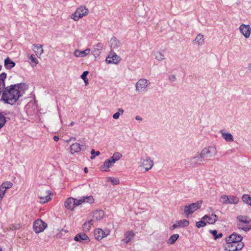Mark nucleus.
I'll use <instances>...</instances> for the list:
<instances>
[{
  "mask_svg": "<svg viewBox=\"0 0 251 251\" xmlns=\"http://www.w3.org/2000/svg\"><path fill=\"white\" fill-rule=\"evenodd\" d=\"M25 86L24 83H19L5 88L2 93L1 100L6 103L11 105L15 104L22 95V89Z\"/></svg>",
  "mask_w": 251,
  "mask_h": 251,
  "instance_id": "nucleus-1",
  "label": "nucleus"
},
{
  "mask_svg": "<svg viewBox=\"0 0 251 251\" xmlns=\"http://www.w3.org/2000/svg\"><path fill=\"white\" fill-rule=\"evenodd\" d=\"M236 220L237 226L240 230L248 232L251 229V219L248 216L239 215Z\"/></svg>",
  "mask_w": 251,
  "mask_h": 251,
  "instance_id": "nucleus-2",
  "label": "nucleus"
},
{
  "mask_svg": "<svg viewBox=\"0 0 251 251\" xmlns=\"http://www.w3.org/2000/svg\"><path fill=\"white\" fill-rule=\"evenodd\" d=\"M122 157V154L119 152H115L109 159H106L101 166V170L104 171H109V168L113 166L116 161L119 160Z\"/></svg>",
  "mask_w": 251,
  "mask_h": 251,
  "instance_id": "nucleus-3",
  "label": "nucleus"
},
{
  "mask_svg": "<svg viewBox=\"0 0 251 251\" xmlns=\"http://www.w3.org/2000/svg\"><path fill=\"white\" fill-rule=\"evenodd\" d=\"M89 10L86 6L81 5L78 7L71 18L75 21H77L88 14Z\"/></svg>",
  "mask_w": 251,
  "mask_h": 251,
  "instance_id": "nucleus-4",
  "label": "nucleus"
},
{
  "mask_svg": "<svg viewBox=\"0 0 251 251\" xmlns=\"http://www.w3.org/2000/svg\"><path fill=\"white\" fill-rule=\"evenodd\" d=\"M202 204L201 201H198L196 202L186 205L184 207V212L188 217L191 215L195 211L201 208Z\"/></svg>",
  "mask_w": 251,
  "mask_h": 251,
  "instance_id": "nucleus-5",
  "label": "nucleus"
},
{
  "mask_svg": "<svg viewBox=\"0 0 251 251\" xmlns=\"http://www.w3.org/2000/svg\"><path fill=\"white\" fill-rule=\"evenodd\" d=\"M203 158L213 157L217 154V149L214 146H209L203 148L201 152Z\"/></svg>",
  "mask_w": 251,
  "mask_h": 251,
  "instance_id": "nucleus-6",
  "label": "nucleus"
},
{
  "mask_svg": "<svg viewBox=\"0 0 251 251\" xmlns=\"http://www.w3.org/2000/svg\"><path fill=\"white\" fill-rule=\"evenodd\" d=\"M140 167L145 169V171L150 170L153 166V161L149 156L140 158L138 163Z\"/></svg>",
  "mask_w": 251,
  "mask_h": 251,
  "instance_id": "nucleus-7",
  "label": "nucleus"
},
{
  "mask_svg": "<svg viewBox=\"0 0 251 251\" xmlns=\"http://www.w3.org/2000/svg\"><path fill=\"white\" fill-rule=\"evenodd\" d=\"M150 84L149 80L145 78L140 79L135 84V90L138 92H146Z\"/></svg>",
  "mask_w": 251,
  "mask_h": 251,
  "instance_id": "nucleus-8",
  "label": "nucleus"
},
{
  "mask_svg": "<svg viewBox=\"0 0 251 251\" xmlns=\"http://www.w3.org/2000/svg\"><path fill=\"white\" fill-rule=\"evenodd\" d=\"M243 243H237L236 242H226L224 248L228 251H236L241 250L244 247Z\"/></svg>",
  "mask_w": 251,
  "mask_h": 251,
  "instance_id": "nucleus-9",
  "label": "nucleus"
},
{
  "mask_svg": "<svg viewBox=\"0 0 251 251\" xmlns=\"http://www.w3.org/2000/svg\"><path fill=\"white\" fill-rule=\"evenodd\" d=\"M48 225L41 219L35 220L33 223V228L36 233L44 231L47 227Z\"/></svg>",
  "mask_w": 251,
  "mask_h": 251,
  "instance_id": "nucleus-10",
  "label": "nucleus"
},
{
  "mask_svg": "<svg viewBox=\"0 0 251 251\" xmlns=\"http://www.w3.org/2000/svg\"><path fill=\"white\" fill-rule=\"evenodd\" d=\"M110 231L108 229L104 230L100 228L96 229L94 231V236L97 240L100 241L110 234Z\"/></svg>",
  "mask_w": 251,
  "mask_h": 251,
  "instance_id": "nucleus-11",
  "label": "nucleus"
},
{
  "mask_svg": "<svg viewBox=\"0 0 251 251\" xmlns=\"http://www.w3.org/2000/svg\"><path fill=\"white\" fill-rule=\"evenodd\" d=\"M94 201V200L92 196H83L78 199H74V203L75 206H78L84 202L92 203Z\"/></svg>",
  "mask_w": 251,
  "mask_h": 251,
  "instance_id": "nucleus-12",
  "label": "nucleus"
},
{
  "mask_svg": "<svg viewBox=\"0 0 251 251\" xmlns=\"http://www.w3.org/2000/svg\"><path fill=\"white\" fill-rule=\"evenodd\" d=\"M239 29L246 38H248L251 33V27L249 25L242 24L240 25Z\"/></svg>",
  "mask_w": 251,
  "mask_h": 251,
  "instance_id": "nucleus-13",
  "label": "nucleus"
},
{
  "mask_svg": "<svg viewBox=\"0 0 251 251\" xmlns=\"http://www.w3.org/2000/svg\"><path fill=\"white\" fill-rule=\"evenodd\" d=\"M106 62L109 64H117L120 61V58L114 52H110L106 59Z\"/></svg>",
  "mask_w": 251,
  "mask_h": 251,
  "instance_id": "nucleus-14",
  "label": "nucleus"
},
{
  "mask_svg": "<svg viewBox=\"0 0 251 251\" xmlns=\"http://www.w3.org/2000/svg\"><path fill=\"white\" fill-rule=\"evenodd\" d=\"M51 193L50 191H45V192H41L39 198L40 199V202L41 203H45L50 200V195Z\"/></svg>",
  "mask_w": 251,
  "mask_h": 251,
  "instance_id": "nucleus-15",
  "label": "nucleus"
},
{
  "mask_svg": "<svg viewBox=\"0 0 251 251\" xmlns=\"http://www.w3.org/2000/svg\"><path fill=\"white\" fill-rule=\"evenodd\" d=\"M103 44L102 43H98L93 46L92 53L95 57L100 56L103 49Z\"/></svg>",
  "mask_w": 251,
  "mask_h": 251,
  "instance_id": "nucleus-16",
  "label": "nucleus"
},
{
  "mask_svg": "<svg viewBox=\"0 0 251 251\" xmlns=\"http://www.w3.org/2000/svg\"><path fill=\"white\" fill-rule=\"evenodd\" d=\"M74 240L78 242H83L88 243L90 241L89 237L84 233L81 232L76 234Z\"/></svg>",
  "mask_w": 251,
  "mask_h": 251,
  "instance_id": "nucleus-17",
  "label": "nucleus"
},
{
  "mask_svg": "<svg viewBox=\"0 0 251 251\" xmlns=\"http://www.w3.org/2000/svg\"><path fill=\"white\" fill-rule=\"evenodd\" d=\"M242 239L243 237L241 235L234 233L226 238V242H236L237 243H243L242 242Z\"/></svg>",
  "mask_w": 251,
  "mask_h": 251,
  "instance_id": "nucleus-18",
  "label": "nucleus"
},
{
  "mask_svg": "<svg viewBox=\"0 0 251 251\" xmlns=\"http://www.w3.org/2000/svg\"><path fill=\"white\" fill-rule=\"evenodd\" d=\"M202 219L205 220L207 224H213L217 221L218 216L215 214L205 215L202 217Z\"/></svg>",
  "mask_w": 251,
  "mask_h": 251,
  "instance_id": "nucleus-19",
  "label": "nucleus"
},
{
  "mask_svg": "<svg viewBox=\"0 0 251 251\" xmlns=\"http://www.w3.org/2000/svg\"><path fill=\"white\" fill-rule=\"evenodd\" d=\"M203 158L201 156V154H199L197 156L191 157L189 160L191 164L193 166L196 165H200L203 160Z\"/></svg>",
  "mask_w": 251,
  "mask_h": 251,
  "instance_id": "nucleus-20",
  "label": "nucleus"
},
{
  "mask_svg": "<svg viewBox=\"0 0 251 251\" xmlns=\"http://www.w3.org/2000/svg\"><path fill=\"white\" fill-rule=\"evenodd\" d=\"M135 234L133 231H128L125 233V238L122 239V241L125 243H127L131 241L133 238Z\"/></svg>",
  "mask_w": 251,
  "mask_h": 251,
  "instance_id": "nucleus-21",
  "label": "nucleus"
},
{
  "mask_svg": "<svg viewBox=\"0 0 251 251\" xmlns=\"http://www.w3.org/2000/svg\"><path fill=\"white\" fill-rule=\"evenodd\" d=\"M90 52V49L89 48H87L84 50H76L74 52V55L76 57H85L88 54H89Z\"/></svg>",
  "mask_w": 251,
  "mask_h": 251,
  "instance_id": "nucleus-22",
  "label": "nucleus"
},
{
  "mask_svg": "<svg viewBox=\"0 0 251 251\" xmlns=\"http://www.w3.org/2000/svg\"><path fill=\"white\" fill-rule=\"evenodd\" d=\"M16 65L15 63L9 57H7L4 61V66L7 70H10Z\"/></svg>",
  "mask_w": 251,
  "mask_h": 251,
  "instance_id": "nucleus-23",
  "label": "nucleus"
},
{
  "mask_svg": "<svg viewBox=\"0 0 251 251\" xmlns=\"http://www.w3.org/2000/svg\"><path fill=\"white\" fill-rule=\"evenodd\" d=\"M220 133L221 134L222 137L226 141V142H233V137L231 134L226 132L223 130H221L220 131Z\"/></svg>",
  "mask_w": 251,
  "mask_h": 251,
  "instance_id": "nucleus-24",
  "label": "nucleus"
},
{
  "mask_svg": "<svg viewBox=\"0 0 251 251\" xmlns=\"http://www.w3.org/2000/svg\"><path fill=\"white\" fill-rule=\"evenodd\" d=\"M109 44L111 48L114 49L118 48L122 45L121 42L115 37L112 38L110 39Z\"/></svg>",
  "mask_w": 251,
  "mask_h": 251,
  "instance_id": "nucleus-25",
  "label": "nucleus"
},
{
  "mask_svg": "<svg viewBox=\"0 0 251 251\" xmlns=\"http://www.w3.org/2000/svg\"><path fill=\"white\" fill-rule=\"evenodd\" d=\"M33 50L35 52L36 55L38 56H40L41 54L43 53L44 50L43 49V46L42 45H33Z\"/></svg>",
  "mask_w": 251,
  "mask_h": 251,
  "instance_id": "nucleus-26",
  "label": "nucleus"
},
{
  "mask_svg": "<svg viewBox=\"0 0 251 251\" xmlns=\"http://www.w3.org/2000/svg\"><path fill=\"white\" fill-rule=\"evenodd\" d=\"M71 154L78 152L81 150V146L77 143L73 144L70 148Z\"/></svg>",
  "mask_w": 251,
  "mask_h": 251,
  "instance_id": "nucleus-27",
  "label": "nucleus"
},
{
  "mask_svg": "<svg viewBox=\"0 0 251 251\" xmlns=\"http://www.w3.org/2000/svg\"><path fill=\"white\" fill-rule=\"evenodd\" d=\"M104 213L102 210H97L93 212V217L96 220L99 221L104 217Z\"/></svg>",
  "mask_w": 251,
  "mask_h": 251,
  "instance_id": "nucleus-28",
  "label": "nucleus"
},
{
  "mask_svg": "<svg viewBox=\"0 0 251 251\" xmlns=\"http://www.w3.org/2000/svg\"><path fill=\"white\" fill-rule=\"evenodd\" d=\"M75 205L74 199L69 198L65 202V206L66 208L70 210H73Z\"/></svg>",
  "mask_w": 251,
  "mask_h": 251,
  "instance_id": "nucleus-29",
  "label": "nucleus"
},
{
  "mask_svg": "<svg viewBox=\"0 0 251 251\" xmlns=\"http://www.w3.org/2000/svg\"><path fill=\"white\" fill-rule=\"evenodd\" d=\"M13 186V183L11 181L3 182L0 186V189L5 192H6L7 189Z\"/></svg>",
  "mask_w": 251,
  "mask_h": 251,
  "instance_id": "nucleus-30",
  "label": "nucleus"
},
{
  "mask_svg": "<svg viewBox=\"0 0 251 251\" xmlns=\"http://www.w3.org/2000/svg\"><path fill=\"white\" fill-rule=\"evenodd\" d=\"M195 43L199 46L203 45L204 43L203 35L201 34H199L195 39Z\"/></svg>",
  "mask_w": 251,
  "mask_h": 251,
  "instance_id": "nucleus-31",
  "label": "nucleus"
},
{
  "mask_svg": "<svg viewBox=\"0 0 251 251\" xmlns=\"http://www.w3.org/2000/svg\"><path fill=\"white\" fill-rule=\"evenodd\" d=\"M176 222L178 228L186 227L189 225V222L186 219L176 221Z\"/></svg>",
  "mask_w": 251,
  "mask_h": 251,
  "instance_id": "nucleus-32",
  "label": "nucleus"
},
{
  "mask_svg": "<svg viewBox=\"0 0 251 251\" xmlns=\"http://www.w3.org/2000/svg\"><path fill=\"white\" fill-rule=\"evenodd\" d=\"M94 220H90L84 223L83 225V229L85 231H89L94 224Z\"/></svg>",
  "mask_w": 251,
  "mask_h": 251,
  "instance_id": "nucleus-33",
  "label": "nucleus"
},
{
  "mask_svg": "<svg viewBox=\"0 0 251 251\" xmlns=\"http://www.w3.org/2000/svg\"><path fill=\"white\" fill-rule=\"evenodd\" d=\"M229 204H237L239 202V198L235 196H229Z\"/></svg>",
  "mask_w": 251,
  "mask_h": 251,
  "instance_id": "nucleus-34",
  "label": "nucleus"
},
{
  "mask_svg": "<svg viewBox=\"0 0 251 251\" xmlns=\"http://www.w3.org/2000/svg\"><path fill=\"white\" fill-rule=\"evenodd\" d=\"M242 200L245 203L251 206V197L248 194H244L242 197Z\"/></svg>",
  "mask_w": 251,
  "mask_h": 251,
  "instance_id": "nucleus-35",
  "label": "nucleus"
},
{
  "mask_svg": "<svg viewBox=\"0 0 251 251\" xmlns=\"http://www.w3.org/2000/svg\"><path fill=\"white\" fill-rule=\"evenodd\" d=\"M179 237L178 234H173L168 239V243L170 244H174Z\"/></svg>",
  "mask_w": 251,
  "mask_h": 251,
  "instance_id": "nucleus-36",
  "label": "nucleus"
},
{
  "mask_svg": "<svg viewBox=\"0 0 251 251\" xmlns=\"http://www.w3.org/2000/svg\"><path fill=\"white\" fill-rule=\"evenodd\" d=\"M229 196L226 195H222L220 197V201L223 204H229Z\"/></svg>",
  "mask_w": 251,
  "mask_h": 251,
  "instance_id": "nucleus-37",
  "label": "nucleus"
},
{
  "mask_svg": "<svg viewBox=\"0 0 251 251\" xmlns=\"http://www.w3.org/2000/svg\"><path fill=\"white\" fill-rule=\"evenodd\" d=\"M29 59L30 60V64L32 67L36 66L38 63V61L34 54H31L30 56Z\"/></svg>",
  "mask_w": 251,
  "mask_h": 251,
  "instance_id": "nucleus-38",
  "label": "nucleus"
},
{
  "mask_svg": "<svg viewBox=\"0 0 251 251\" xmlns=\"http://www.w3.org/2000/svg\"><path fill=\"white\" fill-rule=\"evenodd\" d=\"M124 110L122 108H119L118 109V112L113 115V118L114 119H118L120 115H123Z\"/></svg>",
  "mask_w": 251,
  "mask_h": 251,
  "instance_id": "nucleus-39",
  "label": "nucleus"
},
{
  "mask_svg": "<svg viewBox=\"0 0 251 251\" xmlns=\"http://www.w3.org/2000/svg\"><path fill=\"white\" fill-rule=\"evenodd\" d=\"M210 232L214 236L215 239H219L223 236V233H219L218 234L217 230H210Z\"/></svg>",
  "mask_w": 251,
  "mask_h": 251,
  "instance_id": "nucleus-40",
  "label": "nucleus"
},
{
  "mask_svg": "<svg viewBox=\"0 0 251 251\" xmlns=\"http://www.w3.org/2000/svg\"><path fill=\"white\" fill-rule=\"evenodd\" d=\"M206 225V222L205 220L201 219L200 221L197 222L196 224V226L198 228H201L204 227Z\"/></svg>",
  "mask_w": 251,
  "mask_h": 251,
  "instance_id": "nucleus-41",
  "label": "nucleus"
},
{
  "mask_svg": "<svg viewBox=\"0 0 251 251\" xmlns=\"http://www.w3.org/2000/svg\"><path fill=\"white\" fill-rule=\"evenodd\" d=\"M155 59L158 61H162L164 59V55L160 52H157L155 54Z\"/></svg>",
  "mask_w": 251,
  "mask_h": 251,
  "instance_id": "nucleus-42",
  "label": "nucleus"
},
{
  "mask_svg": "<svg viewBox=\"0 0 251 251\" xmlns=\"http://www.w3.org/2000/svg\"><path fill=\"white\" fill-rule=\"evenodd\" d=\"M107 181V182L110 181L112 183L115 185H118L120 183V180L117 178L108 177Z\"/></svg>",
  "mask_w": 251,
  "mask_h": 251,
  "instance_id": "nucleus-43",
  "label": "nucleus"
},
{
  "mask_svg": "<svg viewBox=\"0 0 251 251\" xmlns=\"http://www.w3.org/2000/svg\"><path fill=\"white\" fill-rule=\"evenodd\" d=\"M6 122L4 116L0 113V129L5 125Z\"/></svg>",
  "mask_w": 251,
  "mask_h": 251,
  "instance_id": "nucleus-44",
  "label": "nucleus"
},
{
  "mask_svg": "<svg viewBox=\"0 0 251 251\" xmlns=\"http://www.w3.org/2000/svg\"><path fill=\"white\" fill-rule=\"evenodd\" d=\"M20 228V225L18 224H13L10 225L9 229L12 230H18Z\"/></svg>",
  "mask_w": 251,
  "mask_h": 251,
  "instance_id": "nucleus-45",
  "label": "nucleus"
},
{
  "mask_svg": "<svg viewBox=\"0 0 251 251\" xmlns=\"http://www.w3.org/2000/svg\"><path fill=\"white\" fill-rule=\"evenodd\" d=\"M91 153L92 155L91 156V159H94L96 156H98L100 154V152L99 151H95V150L93 149L91 151Z\"/></svg>",
  "mask_w": 251,
  "mask_h": 251,
  "instance_id": "nucleus-46",
  "label": "nucleus"
},
{
  "mask_svg": "<svg viewBox=\"0 0 251 251\" xmlns=\"http://www.w3.org/2000/svg\"><path fill=\"white\" fill-rule=\"evenodd\" d=\"M168 79L170 82H175L176 78L175 75H171L169 76Z\"/></svg>",
  "mask_w": 251,
  "mask_h": 251,
  "instance_id": "nucleus-47",
  "label": "nucleus"
},
{
  "mask_svg": "<svg viewBox=\"0 0 251 251\" xmlns=\"http://www.w3.org/2000/svg\"><path fill=\"white\" fill-rule=\"evenodd\" d=\"M89 74L88 71H84L83 74L81 75V78L84 80L87 79V75Z\"/></svg>",
  "mask_w": 251,
  "mask_h": 251,
  "instance_id": "nucleus-48",
  "label": "nucleus"
},
{
  "mask_svg": "<svg viewBox=\"0 0 251 251\" xmlns=\"http://www.w3.org/2000/svg\"><path fill=\"white\" fill-rule=\"evenodd\" d=\"M6 77V74L5 73H2L0 74V80L3 81L4 82V80Z\"/></svg>",
  "mask_w": 251,
  "mask_h": 251,
  "instance_id": "nucleus-49",
  "label": "nucleus"
},
{
  "mask_svg": "<svg viewBox=\"0 0 251 251\" xmlns=\"http://www.w3.org/2000/svg\"><path fill=\"white\" fill-rule=\"evenodd\" d=\"M6 192L0 189V200H2Z\"/></svg>",
  "mask_w": 251,
  "mask_h": 251,
  "instance_id": "nucleus-50",
  "label": "nucleus"
},
{
  "mask_svg": "<svg viewBox=\"0 0 251 251\" xmlns=\"http://www.w3.org/2000/svg\"><path fill=\"white\" fill-rule=\"evenodd\" d=\"M176 228H178V226H177V225L176 224V222L175 224H174L171 227H170V229L171 230H174Z\"/></svg>",
  "mask_w": 251,
  "mask_h": 251,
  "instance_id": "nucleus-51",
  "label": "nucleus"
},
{
  "mask_svg": "<svg viewBox=\"0 0 251 251\" xmlns=\"http://www.w3.org/2000/svg\"><path fill=\"white\" fill-rule=\"evenodd\" d=\"M4 87H5V85H0V96L1 95L2 92L3 91Z\"/></svg>",
  "mask_w": 251,
  "mask_h": 251,
  "instance_id": "nucleus-52",
  "label": "nucleus"
},
{
  "mask_svg": "<svg viewBox=\"0 0 251 251\" xmlns=\"http://www.w3.org/2000/svg\"><path fill=\"white\" fill-rule=\"evenodd\" d=\"M135 118L136 120L140 121H141L143 120L142 118L139 116H136Z\"/></svg>",
  "mask_w": 251,
  "mask_h": 251,
  "instance_id": "nucleus-53",
  "label": "nucleus"
},
{
  "mask_svg": "<svg viewBox=\"0 0 251 251\" xmlns=\"http://www.w3.org/2000/svg\"><path fill=\"white\" fill-rule=\"evenodd\" d=\"M59 139V138L58 136H54L53 137V140L56 141V142H57Z\"/></svg>",
  "mask_w": 251,
  "mask_h": 251,
  "instance_id": "nucleus-54",
  "label": "nucleus"
},
{
  "mask_svg": "<svg viewBox=\"0 0 251 251\" xmlns=\"http://www.w3.org/2000/svg\"><path fill=\"white\" fill-rule=\"evenodd\" d=\"M76 140V138L74 137H72L71 138H70L67 141V142H70L71 141H72V140Z\"/></svg>",
  "mask_w": 251,
  "mask_h": 251,
  "instance_id": "nucleus-55",
  "label": "nucleus"
},
{
  "mask_svg": "<svg viewBox=\"0 0 251 251\" xmlns=\"http://www.w3.org/2000/svg\"><path fill=\"white\" fill-rule=\"evenodd\" d=\"M86 85H87L89 83L88 78L83 80Z\"/></svg>",
  "mask_w": 251,
  "mask_h": 251,
  "instance_id": "nucleus-56",
  "label": "nucleus"
},
{
  "mask_svg": "<svg viewBox=\"0 0 251 251\" xmlns=\"http://www.w3.org/2000/svg\"><path fill=\"white\" fill-rule=\"evenodd\" d=\"M75 125V123L74 122H72L70 124V126H73L74 125Z\"/></svg>",
  "mask_w": 251,
  "mask_h": 251,
  "instance_id": "nucleus-57",
  "label": "nucleus"
},
{
  "mask_svg": "<svg viewBox=\"0 0 251 251\" xmlns=\"http://www.w3.org/2000/svg\"><path fill=\"white\" fill-rule=\"evenodd\" d=\"M84 172L85 173H87L88 172V169L87 168H84Z\"/></svg>",
  "mask_w": 251,
  "mask_h": 251,
  "instance_id": "nucleus-58",
  "label": "nucleus"
},
{
  "mask_svg": "<svg viewBox=\"0 0 251 251\" xmlns=\"http://www.w3.org/2000/svg\"><path fill=\"white\" fill-rule=\"evenodd\" d=\"M249 68L250 70H251V63H250L249 64Z\"/></svg>",
  "mask_w": 251,
  "mask_h": 251,
  "instance_id": "nucleus-59",
  "label": "nucleus"
},
{
  "mask_svg": "<svg viewBox=\"0 0 251 251\" xmlns=\"http://www.w3.org/2000/svg\"><path fill=\"white\" fill-rule=\"evenodd\" d=\"M1 67H1V66H0V70H1Z\"/></svg>",
  "mask_w": 251,
  "mask_h": 251,
  "instance_id": "nucleus-60",
  "label": "nucleus"
}]
</instances>
